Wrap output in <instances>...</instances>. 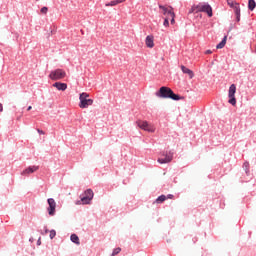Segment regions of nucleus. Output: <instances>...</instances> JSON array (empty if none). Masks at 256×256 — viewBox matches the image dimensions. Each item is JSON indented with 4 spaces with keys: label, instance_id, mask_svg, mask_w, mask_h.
I'll return each instance as SVG.
<instances>
[{
    "label": "nucleus",
    "instance_id": "f257e3e1",
    "mask_svg": "<svg viewBox=\"0 0 256 256\" xmlns=\"http://www.w3.org/2000/svg\"><path fill=\"white\" fill-rule=\"evenodd\" d=\"M189 13H206L208 17H213V8L209 4L199 3L192 6Z\"/></svg>",
    "mask_w": 256,
    "mask_h": 256
},
{
    "label": "nucleus",
    "instance_id": "f03ea898",
    "mask_svg": "<svg viewBox=\"0 0 256 256\" xmlns=\"http://www.w3.org/2000/svg\"><path fill=\"white\" fill-rule=\"evenodd\" d=\"M93 190L87 189L84 194L81 196L80 200L76 201V205H90L94 197Z\"/></svg>",
    "mask_w": 256,
    "mask_h": 256
},
{
    "label": "nucleus",
    "instance_id": "7ed1b4c3",
    "mask_svg": "<svg viewBox=\"0 0 256 256\" xmlns=\"http://www.w3.org/2000/svg\"><path fill=\"white\" fill-rule=\"evenodd\" d=\"M67 77V72L63 69H56L50 72L49 79L52 81H59L61 79H65Z\"/></svg>",
    "mask_w": 256,
    "mask_h": 256
},
{
    "label": "nucleus",
    "instance_id": "20e7f679",
    "mask_svg": "<svg viewBox=\"0 0 256 256\" xmlns=\"http://www.w3.org/2000/svg\"><path fill=\"white\" fill-rule=\"evenodd\" d=\"M156 97H179V95L174 94L171 88L162 86L159 91L156 92Z\"/></svg>",
    "mask_w": 256,
    "mask_h": 256
},
{
    "label": "nucleus",
    "instance_id": "39448f33",
    "mask_svg": "<svg viewBox=\"0 0 256 256\" xmlns=\"http://www.w3.org/2000/svg\"><path fill=\"white\" fill-rule=\"evenodd\" d=\"M136 123L140 129H143V131H148V133H155V127L149 124L148 121L138 120Z\"/></svg>",
    "mask_w": 256,
    "mask_h": 256
},
{
    "label": "nucleus",
    "instance_id": "423d86ee",
    "mask_svg": "<svg viewBox=\"0 0 256 256\" xmlns=\"http://www.w3.org/2000/svg\"><path fill=\"white\" fill-rule=\"evenodd\" d=\"M171 161H173V152H169V153H162L161 156L158 158V163H160L161 165L165 164V163H171Z\"/></svg>",
    "mask_w": 256,
    "mask_h": 256
},
{
    "label": "nucleus",
    "instance_id": "0eeeda50",
    "mask_svg": "<svg viewBox=\"0 0 256 256\" xmlns=\"http://www.w3.org/2000/svg\"><path fill=\"white\" fill-rule=\"evenodd\" d=\"M47 203L49 205V207L47 208L48 215L53 217V215H55V209H57V202H55V199L49 198L47 200Z\"/></svg>",
    "mask_w": 256,
    "mask_h": 256
},
{
    "label": "nucleus",
    "instance_id": "6e6552de",
    "mask_svg": "<svg viewBox=\"0 0 256 256\" xmlns=\"http://www.w3.org/2000/svg\"><path fill=\"white\" fill-rule=\"evenodd\" d=\"M159 9L162 10V15H165V17H175V12L173 11V7L159 5Z\"/></svg>",
    "mask_w": 256,
    "mask_h": 256
},
{
    "label": "nucleus",
    "instance_id": "1a4fd4ad",
    "mask_svg": "<svg viewBox=\"0 0 256 256\" xmlns=\"http://www.w3.org/2000/svg\"><path fill=\"white\" fill-rule=\"evenodd\" d=\"M93 105V99L87 97H80L79 107L80 109H87V107Z\"/></svg>",
    "mask_w": 256,
    "mask_h": 256
},
{
    "label": "nucleus",
    "instance_id": "9d476101",
    "mask_svg": "<svg viewBox=\"0 0 256 256\" xmlns=\"http://www.w3.org/2000/svg\"><path fill=\"white\" fill-rule=\"evenodd\" d=\"M227 5H229V7L234 10V13H237V10L241 11L239 3H237L235 0H227Z\"/></svg>",
    "mask_w": 256,
    "mask_h": 256
},
{
    "label": "nucleus",
    "instance_id": "9b49d317",
    "mask_svg": "<svg viewBox=\"0 0 256 256\" xmlns=\"http://www.w3.org/2000/svg\"><path fill=\"white\" fill-rule=\"evenodd\" d=\"M35 171H39V166H30L21 172V175L27 176L31 175V173H35Z\"/></svg>",
    "mask_w": 256,
    "mask_h": 256
},
{
    "label": "nucleus",
    "instance_id": "f8f14e48",
    "mask_svg": "<svg viewBox=\"0 0 256 256\" xmlns=\"http://www.w3.org/2000/svg\"><path fill=\"white\" fill-rule=\"evenodd\" d=\"M145 43L149 49H153L155 47L154 38L151 35L146 37Z\"/></svg>",
    "mask_w": 256,
    "mask_h": 256
},
{
    "label": "nucleus",
    "instance_id": "ddd939ff",
    "mask_svg": "<svg viewBox=\"0 0 256 256\" xmlns=\"http://www.w3.org/2000/svg\"><path fill=\"white\" fill-rule=\"evenodd\" d=\"M181 71L183 73H185L186 75H188L189 79H193L195 77V73H193L191 69H189L183 65L181 66Z\"/></svg>",
    "mask_w": 256,
    "mask_h": 256
},
{
    "label": "nucleus",
    "instance_id": "4468645a",
    "mask_svg": "<svg viewBox=\"0 0 256 256\" xmlns=\"http://www.w3.org/2000/svg\"><path fill=\"white\" fill-rule=\"evenodd\" d=\"M53 87H55L58 91H65L67 89V84L61 83V82H55L53 84Z\"/></svg>",
    "mask_w": 256,
    "mask_h": 256
},
{
    "label": "nucleus",
    "instance_id": "2eb2a0df",
    "mask_svg": "<svg viewBox=\"0 0 256 256\" xmlns=\"http://www.w3.org/2000/svg\"><path fill=\"white\" fill-rule=\"evenodd\" d=\"M237 91V87L235 84H232L229 88V94L228 97H235V92Z\"/></svg>",
    "mask_w": 256,
    "mask_h": 256
},
{
    "label": "nucleus",
    "instance_id": "dca6fc26",
    "mask_svg": "<svg viewBox=\"0 0 256 256\" xmlns=\"http://www.w3.org/2000/svg\"><path fill=\"white\" fill-rule=\"evenodd\" d=\"M70 239L72 243H75V245H81V242L79 241V236H77V234H72L70 236Z\"/></svg>",
    "mask_w": 256,
    "mask_h": 256
},
{
    "label": "nucleus",
    "instance_id": "f3484780",
    "mask_svg": "<svg viewBox=\"0 0 256 256\" xmlns=\"http://www.w3.org/2000/svg\"><path fill=\"white\" fill-rule=\"evenodd\" d=\"M227 45V36H224L222 41L216 46V49H223Z\"/></svg>",
    "mask_w": 256,
    "mask_h": 256
},
{
    "label": "nucleus",
    "instance_id": "a211bd4d",
    "mask_svg": "<svg viewBox=\"0 0 256 256\" xmlns=\"http://www.w3.org/2000/svg\"><path fill=\"white\" fill-rule=\"evenodd\" d=\"M164 201H167V196L161 195L155 200V203L161 204V203H164Z\"/></svg>",
    "mask_w": 256,
    "mask_h": 256
},
{
    "label": "nucleus",
    "instance_id": "6ab92c4d",
    "mask_svg": "<svg viewBox=\"0 0 256 256\" xmlns=\"http://www.w3.org/2000/svg\"><path fill=\"white\" fill-rule=\"evenodd\" d=\"M255 7H256L255 0H249V1H248V9H249L250 11H253V10L255 9Z\"/></svg>",
    "mask_w": 256,
    "mask_h": 256
},
{
    "label": "nucleus",
    "instance_id": "aec40b11",
    "mask_svg": "<svg viewBox=\"0 0 256 256\" xmlns=\"http://www.w3.org/2000/svg\"><path fill=\"white\" fill-rule=\"evenodd\" d=\"M235 15H236V21L237 22L241 21V10L236 9Z\"/></svg>",
    "mask_w": 256,
    "mask_h": 256
},
{
    "label": "nucleus",
    "instance_id": "412c9836",
    "mask_svg": "<svg viewBox=\"0 0 256 256\" xmlns=\"http://www.w3.org/2000/svg\"><path fill=\"white\" fill-rule=\"evenodd\" d=\"M228 103H230V105H233L235 107V105H237V99H235V97H232L228 100Z\"/></svg>",
    "mask_w": 256,
    "mask_h": 256
},
{
    "label": "nucleus",
    "instance_id": "4be33fe9",
    "mask_svg": "<svg viewBox=\"0 0 256 256\" xmlns=\"http://www.w3.org/2000/svg\"><path fill=\"white\" fill-rule=\"evenodd\" d=\"M119 253H121V248L118 247L113 250L111 256L119 255Z\"/></svg>",
    "mask_w": 256,
    "mask_h": 256
},
{
    "label": "nucleus",
    "instance_id": "5701e85b",
    "mask_svg": "<svg viewBox=\"0 0 256 256\" xmlns=\"http://www.w3.org/2000/svg\"><path fill=\"white\" fill-rule=\"evenodd\" d=\"M115 5H118L117 0L111 1L110 3L106 4V7H115Z\"/></svg>",
    "mask_w": 256,
    "mask_h": 256
},
{
    "label": "nucleus",
    "instance_id": "b1692460",
    "mask_svg": "<svg viewBox=\"0 0 256 256\" xmlns=\"http://www.w3.org/2000/svg\"><path fill=\"white\" fill-rule=\"evenodd\" d=\"M164 27H169V17L166 16V18L164 19V23H163Z\"/></svg>",
    "mask_w": 256,
    "mask_h": 256
},
{
    "label": "nucleus",
    "instance_id": "393cba45",
    "mask_svg": "<svg viewBox=\"0 0 256 256\" xmlns=\"http://www.w3.org/2000/svg\"><path fill=\"white\" fill-rule=\"evenodd\" d=\"M55 235H57V232L55 230L50 231V239H55Z\"/></svg>",
    "mask_w": 256,
    "mask_h": 256
},
{
    "label": "nucleus",
    "instance_id": "a878e982",
    "mask_svg": "<svg viewBox=\"0 0 256 256\" xmlns=\"http://www.w3.org/2000/svg\"><path fill=\"white\" fill-rule=\"evenodd\" d=\"M40 11H41V13H43L44 15H46L47 11H49V8H47V7H42Z\"/></svg>",
    "mask_w": 256,
    "mask_h": 256
},
{
    "label": "nucleus",
    "instance_id": "bb28decb",
    "mask_svg": "<svg viewBox=\"0 0 256 256\" xmlns=\"http://www.w3.org/2000/svg\"><path fill=\"white\" fill-rule=\"evenodd\" d=\"M90 94L89 93H86V92H82L79 94V97H89Z\"/></svg>",
    "mask_w": 256,
    "mask_h": 256
},
{
    "label": "nucleus",
    "instance_id": "cd10ccee",
    "mask_svg": "<svg viewBox=\"0 0 256 256\" xmlns=\"http://www.w3.org/2000/svg\"><path fill=\"white\" fill-rule=\"evenodd\" d=\"M174 195L173 194H168L167 196H166V199H174Z\"/></svg>",
    "mask_w": 256,
    "mask_h": 256
},
{
    "label": "nucleus",
    "instance_id": "c85d7f7f",
    "mask_svg": "<svg viewBox=\"0 0 256 256\" xmlns=\"http://www.w3.org/2000/svg\"><path fill=\"white\" fill-rule=\"evenodd\" d=\"M37 132L40 134V135H45V132L41 129H38Z\"/></svg>",
    "mask_w": 256,
    "mask_h": 256
},
{
    "label": "nucleus",
    "instance_id": "c756f323",
    "mask_svg": "<svg viewBox=\"0 0 256 256\" xmlns=\"http://www.w3.org/2000/svg\"><path fill=\"white\" fill-rule=\"evenodd\" d=\"M211 53H213L211 50H206L205 51V55H211Z\"/></svg>",
    "mask_w": 256,
    "mask_h": 256
},
{
    "label": "nucleus",
    "instance_id": "7c9ffc66",
    "mask_svg": "<svg viewBox=\"0 0 256 256\" xmlns=\"http://www.w3.org/2000/svg\"><path fill=\"white\" fill-rule=\"evenodd\" d=\"M171 24L175 25V17H171Z\"/></svg>",
    "mask_w": 256,
    "mask_h": 256
},
{
    "label": "nucleus",
    "instance_id": "2f4dec72",
    "mask_svg": "<svg viewBox=\"0 0 256 256\" xmlns=\"http://www.w3.org/2000/svg\"><path fill=\"white\" fill-rule=\"evenodd\" d=\"M171 99H173L174 101H179V99H181V97H171Z\"/></svg>",
    "mask_w": 256,
    "mask_h": 256
},
{
    "label": "nucleus",
    "instance_id": "473e14b6",
    "mask_svg": "<svg viewBox=\"0 0 256 256\" xmlns=\"http://www.w3.org/2000/svg\"><path fill=\"white\" fill-rule=\"evenodd\" d=\"M3 111V104L0 103V113Z\"/></svg>",
    "mask_w": 256,
    "mask_h": 256
},
{
    "label": "nucleus",
    "instance_id": "72a5a7b5",
    "mask_svg": "<svg viewBox=\"0 0 256 256\" xmlns=\"http://www.w3.org/2000/svg\"><path fill=\"white\" fill-rule=\"evenodd\" d=\"M244 167H249V162L244 163Z\"/></svg>",
    "mask_w": 256,
    "mask_h": 256
},
{
    "label": "nucleus",
    "instance_id": "f704fd0d",
    "mask_svg": "<svg viewBox=\"0 0 256 256\" xmlns=\"http://www.w3.org/2000/svg\"><path fill=\"white\" fill-rule=\"evenodd\" d=\"M31 109H33V107L29 106V107L27 108V111H31Z\"/></svg>",
    "mask_w": 256,
    "mask_h": 256
},
{
    "label": "nucleus",
    "instance_id": "c9c22d12",
    "mask_svg": "<svg viewBox=\"0 0 256 256\" xmlns=\"http://www.w3.org/2000/svg\"><path fill=\"white\" fill-rule=\"evenodd\" d=\"M38 245H41V239L38 240Z\"/></svg>",
    "mask_w": 256,
    "mask_h": 256
},
{
    "label": "nucleus",
    "instance_id": "e433bc0d",
    "mask_svg": "<svg viewBox=\"0 0 256 256\" xmlns=\"http://www.w3.org/2000/svg\"><path fill=\"white\" fill-rule=\"evenodd\" d=\"M45 233H48V230H47V229L45 230Z\"/></svg>",
    "mask_w": 256,
    "mask_h": 256
}]
</instances>
